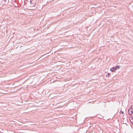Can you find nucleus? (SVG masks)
Segmentation results:
<instances>
[{
  "instance_id": "7ed1b4c3",
  "label": "nucleus",
  "mask_w": 133,
  "mask_h": 133,
  "mask_svg": "<svg viewBox=\"0 0 133 133\" xmlns=\"http://www.w3.org/2000/svg\"><path fill=\"white\" fill-rule=\"evenodd\" d=\"M115 69L116 68V70H117V69H119L120 68L121 66L119 65L116 66L115 67Z\"/></svg>"
},
{
  "instance_id": "f257e3e1",
  "label": "nucleus",
  "mask_w": 133,
  "mask_h": 133,
  "mask_svg": "<svg viewBox=\"0 0 133 133\" xmlns=\"http://www.w3.org/2000/svg\"><path fill=\"white\" fill-rule=\"evenodd\" d=\"M133 113V109H132V108L131 107L128 110V114L130 115H131Z\"/></svg>"
},
{
  "instance_id": "f03ea898",
  "label": "nucleus",
  "mask_w": 133,
  "mask_h": 133,
  "mask_svg": "<svg viewBox=\"0 0 133 133\" xmlns=\"http://www.w3.org/2000/svg\"><path fill=\"white\" fill-rule=\"evenodd\" d=\"M116 70V68L115 69V67H112L110 69V70L112 72H113Z\"/></svg>"
},
{
  "instance_id": "39448f33",
  "label": "nucleus",
  "mask_w": 133,
  "mask_h": 133,
  "mask_svg": "<svg viewBox=\"0 0 133 133\" xmlns=\"http://www.w3.org/2000/svg\"><path fill=\"white\" fill-rule=\"evenodd\" d=\"M121 112L122 114H123L124 113V112L123 111H121Z\"/></svg>"
},
{
  "instance_id": "20e7f679",
  "label": "nucleus",
  "mask_w": 133,
  "mask_h": 133,
  "mask_svg": "<svg viewBox=\"0 0 133 133\" xmlns=\"http://www.w3.org/2000/svg\"><path fill=\"white\" fill-rule=\"evenodd\" d=\"M107 76H108V77H109L110 76V74L109 73H108L106 75Z\"/></svg>"
},
{
  "instance_id": "423d86ee",
  "label": "nucleus",
  "mask_w": 133,
  "mask_h": 133,
  "mask_svg": "<svg viewBox=\"0 0 133 133\" xmlns=\"http://www.w3.org/2000/svg\"><path fill=\"white\" fill-rule=\"evenodd\" d=\"M30 3L31 4H32V2L31 0H30Z\"/></svg>"
}]
</instances>
